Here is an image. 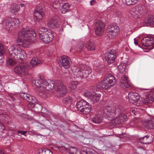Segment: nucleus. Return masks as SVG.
<instances>
[{
    "mask_svg": "<svg viewBox=\"0 0 154 154\" xmlns=\"http://www.w3.org/2000/svg\"><path fill=\"white\" fill-rule=\"evenodd\" d=\"M36 35L34 30L28 28H24L18 32L16 43H20V45L24 48L28 47L32 43V37Z\"/></svg>",
    "mask_w": 154,
    "mask_h": 154,
    "instance_id": "1",
    "label": "nucleus"
},
{
    "mask_svg": "<svg viewBox=\"0 0 154 154\" xmlns=\"http://www.w3.org/2000/svg\"><path fill=\"white\" fill-rule=\"evenodd\" d=\"M116 83V79L114 76L110 73H107L103 80L97 83V87L99 89L105 90L113 86Z\"/></svg>",
    "mask_w": 154,
    "mask_h": 154,
    "instance_id": "2",
    "label": "nucleus"
},
{
    "mask_svg": "<svg viewBox=\"0 0 154 154\" xmlns=\"http://www.w3.org/2000/svg\"><path fill=\"white\" fill-rule=\"evenodd\" d=\"M123 109L122 107L120 105L116 107L113 105H108L104 108L103 116L108 118H112L116 116V114L118 115Z\"/></svg>",
    "mask_w": 154,
    "mask_h": 154,
    "instance_id": "3",
    "label": "nucleus"
},
{
    "mask_svg": "<svg viewBox=\"0 0 154 154\" xmlns=\"http://www.w3.org/2000/svg\"><path fill=\"white\" fill-rule=\"evenodd\" d=\"M9 54L15 60L20 61H25L26 58L25 52L20 48H17L16 45L11 46L8 49Z\"/></svg>",
    "mask_w": 154,
    "mask_h": 154,
    "instance_id": "4",
    "label": "nucleus"
},
{
    "mask_svg": "<svg viewBox=\"0 0 154 154\" xmlns=\"http://www.w3.org/2000/svg\"><path fill=\"white\" fill-rule=\"evenodd\" d=\"M34 82L36 86L41 91L45 90L48 91L49 89L52 90L54 87V81L49 83L46 80L41 79L40 78L35 80Z\"/></svg>",
    "mask_w": 154,
    "mask_h": 154,
    "instance_id": "5",
    "label": "nucleus"
},
{
    "mask_svg": "<svg viewBox=\"0 0 154 154\" xmlns=\"http://www.w3.org/2000/svg\"><path fill=\"white\" fill-rule=\"evenodd\" d=\"M76 106L78 110L84 114L89 113L92 108L91 106L84 100H80L77 102Z\"/></svg>",
    "mask_w": 154,
    "mask_h": 154,
    "instance_id": "6",
    "label": "nucleus"
},
{
    "mask_svg": "<svg viewBox=\"0 0 154 154\" xmlns=\"http://www.w3.org/2000/svg\"><path fill=\"white\" fill-rule=\"evenodd\" d=\"M45 15V8L42 4H38L34 12L33 19L35 21L41 22Z\"/></svg>",
    "mask_w": 154,
    "mask_h": 154,
    "instance_id": "7",
    "label": "nucleus"
},
{
    "mask_svg": "<svg viewBox=\"0 0 154 154\" xmlns=\"http://www.w3.org/2000/svg\"><path fill=\"white\" fill-rule=\"evenodd\" d=\"M55 84V88H56L55 94L57 97H60L65 95L67 92V90L63 83L58 81L56 82Z\"/></svg>",
    "mask_w": 154,
    "mask_h": 154,
    "instance_id": "8",
    "label": "nucleus"
},
{
    "mask_svg": "<svg viewBox=\"0 0 154 154\" xmlns=\"http://www.w3.org/2000/svg\"><path fill=\"white\" fill-rule=\"evenodd\" d=\"M29 68V65L27 63H25L16 66L14 69V71L17 74L20 75L21 76H23L28 75Z\"/></svg>",
    "mask_w": 154,
    "mask_h": 154,
    "instance_id": "9",
    "label": "nucleus"
},
{
    "mask_svg": "<svg viewBox=\"0 0 154 154\" xmlns=\"http://www.w3.org/2000/svg\"><path fill=\"white\" fill-rule=\"evenodd\" d=\"M19 23V21L18 19L15 18H10L6 21L5 28L9 32H11L18 27Z\"/></svg>",
    "mask_w": 154,
    "mask_h": 154,
    "instance_id": "10",
    "label": "nucleus"
},
{
    "mask_svg": "<svg viewBox=\"0 0 154 154\" xmlns=\"http://www.w3.org/2000/svg\"><path fill=\"white\" fill-rule=\"evenodd\" d=\"M106 31L107 38L111 39L114 38L117 35L119 32V28L117 26L111 24L108 26Z\"/></svg>",
    "mask_w": 154,
    "mask_h": 154,
    "instance_id": "11",
    "label": "nucleus"
},
{
    "mask_svg": "<svg viewBox=\"0 0 154 154\" xmlns=\"http://www.w3.org/2000/svg\"><path fill=\"white\" fill-rule=\"evenodd\" d=\"M153 141V138L152 137L149 136L147 135L144 136L143 138H139L137 137H135V143L138 145L140 147L142 146V144L150 143Z\"/></svg>",
    "mask_w": 154,
    "mask_h": 154,
    "instance_id": "12",
    "label": "nucleus"
},
{
    "mask_svg": "<svg viewBox=\"0 0 154 154\" xmlns=\"http://www.w3.org/2000/svg\"><path fill=\"white\" fill-rule=\"evenodd\" d=\"M116 51L114 50H112L107 51L105 54V59L108 64L114 62L116 56Z\"/></svg>",
    "mask_w": 154,
    "mask_h": 154,
    "instance_id": "13",
    "label": "nucleus"
},
{
    "mask_svg": "<svg viewBox=\"0 0 154 154\" xmlns=\"http://www.w3.org/2000/svg\"><path fill=\"white\" fill-rule=\"evenodd\" d=\"M105 28V24L102 21L97 20L95 24V34L97 35H101L104 31Z\"/></svg>",
    "mask_w": 154,
    "mask_h": 154,
    "instance_id": "14",
    "label": "nucleus"
},
{
    "mask_svg": "<svg viewBox=\"0 0 154 154\" xmlns=\"http://www.w3.org/2000/svg\"><path fill=\"white\" fill-rule=\"evenodd\" d=\"M60 20L57 17H54L52 19L47 23V26L52 29H55L58 27L60 24Z\"/></svg>",
    "mask_w": 154,
    "mask_h": 154,
    "instance_id": "15",
    "label": "nucleus"
},
{
    "mask_svg": "<svg viewBox=\"0 0 154 154\" xmlns=\"http://www.w3.org/2000/svg\"><path fill=\"white\" fill-rule=\"evenodd\" d=\"M120 112L118 116L116 117L112 121V122L115 125H119L125 122L127 120V116L125 114Z\"/></svg>",
    "mask_w": 154,
    "mask_h": 154,
    "instance_id": "16",
    "label": "nucleus"
},
{
    "mask_svg": "<svg viewBox=\"0 0 154 154\" xmlns=\"http://www.w3.org/2000/svg\"><path fill=\"white\" fill-rule=\"evenodd\" d=\"M120 85L121 87L123 88H128L131 86V84L129 82L128 77L125 75L124 74V75L122 74L121 75Z\"/></svg>",
    "mask_w": 154,
    "mask_h": 154,
    "instance_id": "17",
    "label": "nucleus"
},
{
    "mask_svg": "<svg viewBox=\"0 0 154 154\" xmlns=\"http://www.w3.org/2000/svg\"><path fill=\"white\" fill-rule=\"evenodd\" d=\"M141 41L144 47L151 46L154 43V37L149 36L145 37Z\"/></svg>",
    "mask_w": 154,
    "mask_h": 154,
    "instance_id": "18",
    "label": "nucleus"
},
{
    "mask_svg": "<svg viewBox=\"0 0 154 154\" xmlns=\"http://www.w3.org/2000/svg\"><path fill=\"white\" fill-rule=\"evenodd\" d=\"M53 37V34L50 32H47L44 35L40 36V39L45 43L50 42L52 40Z\"/></svg>",
    "mask_w": 154,
    "mask_h": 154,
    "instance_id": "19",
    "label": "nucleus"
},
{
    "mask_svg": "<svg viewBox=\"0 0 154 154\" xmlns=\"http://www.w3.org/2000/svg\"><path fill=\"white\" fill-rule=\"evenodd\" d=\"M20 96L21 97L32 103H35L36 102L37 100L35 97L32 96L29 94L22 93H20Z\"/></svg>",
    "mask_w": 154,
    "mask_h": 154,
    "instance_id": "20",
    "label": "nucleus"
},
{
    "mask_svg": "<svg viewBox=\"0 0 154 154\" xmlns=\"http://www.w3.org/2000/svg\"><path fill=\"white\" fill-rule=\"evenodd\" d=\"M60 62L62 66L66 69L69 68L71 65V61L67 56H64L61 57Z\"/></svg>",
    "mask_w": 154,
    "mask_h": 154,
    "instance_id": "21",
    "label": "nucleus"
},
{
    "mask_svg": "<svg viewBox=\"0 0 154 154\" xmlns=\"http://www.w3.org/2000/svg\"><path fill=\"white\" fill-rule=\"evenodd\" d=\"M82 78H87L91 72L90 67L88 66H84L82 65Z\"/></svg>",
    "mask_w": 154,
    "mask_h": 154,
    "instance_id": "22",
    "label": "nucleus"
},
{
    "mask_svg": "<svg viewBox=\"0 0 154 154\" xmlns=\"http://www.w3.org/2000/svg\"><path fill=\"white\" fill-rule=\"evenodd\" d=\"M82 65L78 66L77 67H75L73 69V75L77 77L82 78Z\"/></svg>",
    "mask_w": 154,
    "mask_h": 154,
    "instance_id": "23",
    "label": "nucleus"
},
{
    "mask_svg": "<svg viewBox=\"0 0 154 154\" xmlns=\"http://www.w3.org/2000/svg\"><path fill=\"white\" fill-rule=\"evenodd\" d=\"M153 92H150L149 94H148L146 95V97L144 98L143 101V103L145 104L152 103L154 101Z\"/></svg>",
    "mask_w": 154,
    "mask_h": 154,
    "instance_id": "24",
    "label": "nucleus"
},
{
    "mask_svg": "<svg viewBox=\"0 0 154 154\" xmlns=\"http://www.w3.org/2000/svg\"><path fill=\"white\" fill-rule=\"evenodd\" d=\"M81 154H96L91 149L86 147H82L81 148Z\"/></svg>",
    "mask_w": 154,
    "mask_h": 154,
    "instance_id": "25",
    "label": "nucleus"
},
{
    "mask_svg": "<svg viewBox=\"0 0 154 154\" xmlns=\"http://www.w3.org/2000/svg\"><path fill=\"white\" fill-rule=\"evenodd\" d=\"M100 94H97L93 92V94H92V97L90 101L92 103L97 102L100 100Z\"/></svg>",
    "mask_w": 154,
    "mask_h": 154,
    "instance_id": "26",
    "label": "nucleus"
},
{
    "mask_svg": "<svg viewBox=\"0 0 154 154\" xmlns=\"http://www.w3.org/2000/svg\"><path fill=\"white\" fill-rule=\"evenodd\" d=\"M85 47L88 51H93L95 50V45L94 42L88 40L85 44Z\"/></svg>",
    "mask_w": 154,
    "mask_h": 154,
    "instance_id": "27",
    "label": "nucleus"
},
{
    "mask_svg": "<svg viewBox=\"0 0 154 154\" xmlns=\"http://www.w3.org/2000/svg\"><path fill=\"white\" fill-rule=\"evenodd\" d=\"M145 23L148 26L154 25V16L152 15L149 16L146 19Z\"/></svg>",
    "mask_w": 154,
    "mask_h": 154,
    "instance_id": "28",
    "label": "nucleus"
},
{
    "mask_svg": "<svg viewBox=\"0 0 154 154\" xmlns=\"http://www.w3.org/2000/svg\"><path fill=\"white\" fill-rule=\"evenodd\" d=\"M143 12V8L140 5H137L135 7V17H139V15L142 14Z\"/></svg>",
    "mask_w": 154,
    "mask_h": 154,
    "instance_id": "29",
    "label": "nucleus"
},
{
    "mask_svg": "<svg viewBox=\"0 0 154 154\" xmlns=\"http://www.w3.org/2000/svg\"><path fill=\"white\" fill-rule=\"evenodd\" d=\"M42 63V61L37 58H32L30 61V65L32 67H35L40 65Z\"/></svg>",
    "mask_w": 154,
    "mask_h": 154,
    "instance_id": "30",
    "label": "nucleus"
},
{
    "mask_svg": "<svg viewBox=\"0 0 154 154\" xmlns=\"http://www.w3.org/2000/svg\"><path fill=\"white\" fill-rule=\"evenodd\" d=\"M11 7L10 8V11L12 14H14L20 10L19 5H11Z\"/></svg>",
    "mask_w": 154,
    "mask_h": 154,
    "instance_id": "31",
    "label": "nucleus"
},
{
    "mask_svg": "<svg viewBox=\"0 0 154 154\" xmlns=\"http://www.w3.org/2000/svg\"><path fill=\"white\" fill-rule=\"evenodd\" d=\"M141 100L142 99L140 97L139 94L135 92V106H138L141 105Z\"/></svg>",
    "mask_w": 154,
    "mask_h": 154,
    "instance_id": "32",
    "label": "nucleus"
},
{
    "mask_svg": "<svg viewBox=\"0 0 154 154\" xmlns=\"http://www.w3.org/2000/svg\"><path fill=\"white\" fill-rule=\"evenodd\" d=\"M133 91L130 92L128 94L129 101L132 104L134 103L135 95Z\"/></svg>",
    "mask_w": 154,
    "mask_h": 154,
    "instance_id": "33",
    "label": "nucleus"
},
{
    "mask_svg": "<svg viewBox=\"0 0 154 154\" xmlns=\"http://www.w3.org/2000/svg\"><path fill=\"white\" fill-rule=\"evenodd\" d=\"M37 32L38 33L39 36L40 35H44L47 32H49L47 30V29L45 27H42L38 28Z\"/></svg>",
    "mask_w": 154,
    "mask_h": 154,
    "instance_id": "34",
    "label": "nucleus"
},
{
    "mask_svg": "<svg viewBox=\"0 0 154 154\" xmlns=\"http://www.w3.org/2000/svg\"><path fill=\"white\" fill-rule=\"evenodd\" d=\"M91 121L95 124H99L103 122L102 119L100 117L96 116L93 118Z\"/></svg>",
    "mask_w": 154,
    "mask_h": 154,
    "instance_id": "35",
    "label": "nucleus"
},
{
    "mask_svg": "<svg viewBox=\"0 0 154 154\" xmlns=\"http://www.w3.org/2000/svg\"><path fill=\"white\" fill-rule=\"evenodd\" d=\"M145 125L148 129H154V120L146 121Z\"/></svg>",
    "mask_w": 154,
    "mask_h": 154,
    "instance_id": "36",
    "label": "nucleus"
},
{
    "mask_svg": "<svg viewBox=\"0 0 154 154\" xmlns=\"http://www.w3.org/2000/svg\"><path fill=\"white\" fill-rule=\"evenodd\" d=\"M5 54V49L4 48L3 45L0 43V65L1 64V60L2 57Z\"/></svg>",
    "mask_w": 154,
    "mask_h": 154,
    "instance_id": "37",
    "label": "nucleus"
},
{
    "mask_svg": "<svg viewBox=\"0 0 154 154\" xmlns=\"http://www.w3.org/2000/svg\"><path fill=\"white\" fill-rule=\"evenodd\" d=\"M78 85L76 81L72 82L69 86V88L72 92H74Z\"/></svg>",
    "mask_w": 154,
    "mask_h": 154,
    "instance_id": "38",
    "label": "nucleus"
},
{
    "mask_svg": "<svg viewBox=\"0 0 154 154\" xmlns=\"http://www.w3.org/2000/svg\"><path fill=\"white\" fill-rule=\"evenodd\" d=\"M69 7V5L68 4L65 3L61 8L60 11L61 13L63 14L65 13L68 10Z\"/></svg>",
    "mask_w": 154,
    "mask_h": 154,
    "instance_id": "39",
    "label": "nucleus"
},
{
    "mask_svg": "<svg viewBox=\"0 0 154 154\" xmlns=\"http://www.w3.org/2000/svg\"><path fill=\"white\" fill-rule=\"evenodd\" d=\"M83 94L85 97H87L88 99L90 100L92 97V94H93V92L92 93L89 91H86Z\"/></svg>",
    "mask_w": 154,
    "mask_h": 154,
    "instance_id": "40",
    "label": "nucleus"
},
{
    "mask_svg": "<svg viewBox=\"0 0 154 154\" xmlns=\"http://www.w3.org/2000/svg\"><path fill=\"white\" fill-rule=\"evenodd\" d=\"M125 67L126 66L124 65H123L122 64H120L118 66V69L120 72L121 74V75L122 74L123 75L124 72L125 71Z\"/></svg>",
    "mask_w": 154,
    "mask_h": 154,
    "instance_id": "41",
    "label": "nucleus"
},
{
    "mask_svg": "<svg viewBox=\"0 0 154 154\" xmlns=\"http://www.w3.org/2000/svg\"><path fill=\"white\" fill-rule=\"evenodd\" d=\"M68 151L69 154H77L78 150L75 147H71L68 149Z\"/></svg>",
    "mask_w": 154,
    "mask_h": 154,
    "instance_id": "42",
    "label": "nucleus"
},
{
    "mask_svg": "<svg viewBox=\"0 0 154 154\" xmlns=\"http://www.w3.org/2000/svg\"><path fill=\"white\" fill-rule=\"evenodd\" d=\"M16 61L12 58H8L6 60L7 64L11 66L14 65L16 64Z\"/></svg>",
    "mask_w": 154,
    "mask_h": 154,
    "instance_id": "43",
    "label": "nucleus"
},
{
    "mask_svg": "<svg viewBox=\"0 0 154 154\" xmlns=\"http://www.w3.org/2000/svg\"><path fill=\"white\" fill-rule=\"evenodd\" d=\"M58 149L60 152L63 153H66L69 152L68 149L64 146L58 147Z\"/></svg>",
    "mask_w": 154,
    "mask_h": 154,
    "instance_id": "44",
    "label": "nucleus"
},
{
    "mask_svg": "<svg viewBox=\"0 0 154 154\" xmlns=\"http://www.w3.org/2000/svg\"><path fill=\"white\" fill-rule=\"evenodd\" d=\"M135 0H122L124 3L128 5H134L135 4Z\"/></svg>",
    "mask_w": 154,
    "mask_h": 154,
    "instance_id": "45",
    "label": "nucleus"
},
{
    "mask_svg": "<svg viewBox=\"0 0 154 154\" xmlns=\"http://www.w3.org/2000/svg\"><path fill=\"white\" fill-rule=\"evenodd\" d=\"M72 98L71 97H68L65 98L63 99V102L65 103H70L72 100Z\"/></svg>",
    "mask_w": 154,
    "mask_h": 154,
    "instance_id": "46",
    "label": "nucleus"
},
{
    "mask_svg": "<svg viewBox=\"0 0 154 154\" xmlns=\"http://www.w3.org/2000/svg\"><path fill=\"white\" fill-rule=\"evenodd\" d=\"M130 14L133 17L135 16V9L134 7L132 8L130 11Z\"/></svg>",
    "mask_w": 154,
    "mask_h": 154,
    "instance_id": "47",
    "label": "nucleus"
},
{
    "mask_svg": "<svg viewBox=\"0 0 154 154\" xmlns=\"http://www.w3.org/2000/svg\"><path fill=\"white\" fill-rule=\"evenodd\" d=\"M43 150L45 152V154H52V152L48 149H43Z\"/></svg>",
    "mask_w": 154,
    "mask_h": 154,
    "instance_id": "48",
    "label": "nucleus"
},
{
    "mask_svg": "<svg viewBox=\"0 0 154 154\" xmlns=\"http://www.w3.org/2000/svg\"><path fill=\"white\" fill-rule=\"evenodd\" d=\"M84 43L83 42H81L80 44V47L79 48V51H81L82 50L84 47Z\"/></svg>",
    "mask_w": 154,
    "mask_h": 154,
    "instance_id": "49",
    "label": "nucleus"
},
{
    "mask_svg": "<svg viewBox=\"0 0 154 154\" xmlns=\"http://www.w3.org/2000/svg\"><path fill=\"white\" fill-rule=\"evenodd\" d=\"M27 132V131H21L20 130H18L17 131L18 133L21 134L24 136L26 135V133Z\"/></svg>",
    "mask_w": 154,
    "mask_h": 154,
    "instance_id": "50",
    "label": "nucleus"
},
{
    "mask_svg": "<svg viewBox=\"0 0 154 154\" xmlns=\"http://www.w3.org/2000/svg\"><path fill=\"white\" fill-rule=\"evenodd\" d=\"M53 6L55 9H58L59 7V4L56 3H54L53 4Z\"/></svg>",
    "mask_w": 154,
    "mask_h": 154,
    "instance_id": "51",
    "label": "nucleus"
},
{
    "mask_svg": "<svg viewBox=\"0 0 154 154\" xmlns=\"http://www.w3.org/2000/svg\"><path fill=\"white\" fill-rule=\"evenodd\" d=\"M135 47L137 48H140V49H141L142 50H143L142 48L141 47H140V46L139 45L138 43L136 41V39H135Z\"/></svg>",
    "mask_w": 154,
    "mask_h": 154,
    "instance_id": "52",
    "label": "nucleus"
},
{
    "mask_svg": "<svg viewBox=\"0 0 154 154\" xmlns=\"http://www.w3.org/2000/svg\"><path fill=\"white\" fill-rule=\"evenodd\" d=\"M90 3L91 5L92 6L95 5L96 3V2L95 0H92L91 1Z\"/></svg>",
    "mask_w": 154,
    "mask_h": 154,
    "instance_id": "53",
    "label": "nucleus"
},
{
    "mask_svg": "<svg viewBox=\"0 0 154 154\" xmlns=\"http://www.w3.org/2000/svg\"><path fill=\"white\" fill-rule=\"evenodd\" d=\"M116 15L117 16H119L122 15V13L120 11H117L116 13Z\"/></svg>",
    "mask_w": 154,
    "mask_h": 154,
    "instance_id": "54",
    "label": "nucleus"
},
{
    "mask_svg": "<svg viewBox=\"0 0 154 154\" xmlns=\"http://www.w3.org/2000/svg\"><path fill=\"white\" fill-rule=\"evenodd\" d=\"M10 98L13 101H14L15 100V98L13 96H10Z\"/></svg>",
    "mask_w": 154,
    "mask_h": 154,
    "instance_id": "55",
    "label": "nucleus"
},
{
    "mask_svg": "<svg viewBox=\"0 0 154 154\" xmlns=\"http://www.w3.org/2000/svg\"><path fill=\"white\" fill-rule=\"evenodd\" d=\"M39 154H45V152H44L43 150H42V152H39Z\"/></svg>",
    "mask_w": 154,
    "mask_h": 154,
    "instance_id": "56",
    "label": "nucleus"
},
{
    "mask_svg": "<svg viewBox=\"0 0 154 154\" xmlns=\"http://www.w3.org/2000/svg\"><path fill=\"white\" fill-rule=\"evenodd\" d=\"M0 154H5L4 152L1 149H0Z\"/></svg>",
    "mask_w": 154,
    "mask_h": 154,
    "instance_id": "57",
    "label": "nucleus"
},
{
    "mask_svg": "<svg viewBox=\"0 0 154 154\" xmlns=\"http://www.w3.org/2000/svg\"><path fill=\"white\" fill-rule=\"evenodd\" d=\"M20 5L21 7H23L25 5L23 3H21L20 4Z\"/></svg>",
    "mask_w": 154,
    "mask_h": 154,
    "instance_id": "58",
    "label": "nucleus"
},
{
    "mask_svg": "<svg viewBox=\"0 0 154 154\" xmlns=\"http://www.w3.org/2000/svg\"><path fill=\"white\" fill-rule=\"evenodd\" d=\"M91 88L93 90H95V87L94 86H93L91 87Z\"/></svg>",
    "mask_w": 154,
    "mask_h": 154,
    "instance_id": "59",
    "label": "nucleus"
},
{
    "mask_svg": "<svg viewBox=\"0 0 154 154\" xmlns=\"http://www.w3.org/2000/svg\"><path fill=\"white\" fill-rule=\"evenodd\" d=\"M125 50L126 51H128L129 50V49L128 48H125Z\"/></svg>",
    "mask_w": 154,
    "mask_h": 154,
    "instance_id": "60",
    "label": "nucleus"
},
{
    "mask_svg": "<svg viewBox=\"0 0 154 154\" xmlns=\"http://www.w3.org/2000/svg\"><path fill=\"white\" fill-rule=\"evenodd\" d=\"M132 112L134 114L135 111L134 109H133L132 110Z\"/></svg>",
    "mask_w": 154,
    "mask_h": 154,
    "instance_id": "61",
    "label": "nucleus"
},
{
    "mask_svg": "<svg viewBox=\"0 0 154 154\" xmlns=\"http://www.w3.org/2000/svg\"><path fill=\"white\" fill-rule=\"evenodd\" d=\"M95 69H96L97 72H100V70L99 69H97V68H96V69L95 68Z\"/></svg>",
    "mask_w": 154,
    "mask_h": 154,
    "instance_id": "62",
    "label": "nucleus"
},
{
    "mask_svg": "<svg viewBox=\"0 0 154 154\" xmlns=\"http://www.w3.org/2000/svg\"><path fill=\"white\" fill-rule=\"evenodd\" d=\"M60 126L61 127H63V125H61Z\"/></svg>",
    "mask_w": 154,
    "mask_h": 154,
    "instance_id": "63",
    "label": "nucleus"
},
{
    "mask_svg": "<svg viewBox=\"0 0 154 154\" xmlns=\"http://www.w3.org/2000/svg\"><path fill=\"white\" fill-rule=\"evenodd\" d=\"M2 105L1 102L0 101V106Z\"/></svg>",
    "mask_w": 154,
    "mask_h": 154,
    "instance_id": "64",
    "label": "nucleus"
}]
</instances>
